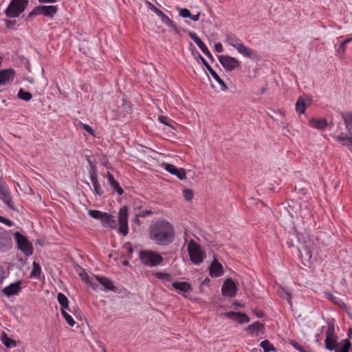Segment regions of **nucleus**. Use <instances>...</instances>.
I'll use <instances>...</instances> for the list:
<instances>
[{
    "label": "nucleus",
    "instance_id": "obj_1",
    "mask_svg": "<svg viewBox=\"0 0 352 352\" xmlns=\"http://www.w3.org/2000/svg\"><path fill=\"white\" fill-rule=\"evenodd\" d=\"M149 238L156 245H168L175 239V230L173 225L166 220L159 219L149 227Z\"/></svg>",
    "mask_w": 352,
    "mask_h": 352
},
{
    "label": "nucleus",
    "instance_id": "obj_2",
    "mask_svg": "<svg viewBox=\"0 0 352 352\" xmlns=\"http://www.w3.org/2000/svg\"><path fill=\"white\" fill-rule=\"evenodd\" d=\"M28 0H12L5 11L9 18L18 17L25 10Z\"/></svg>",
    "mask_w": 352,
    "mask_h": 352
},
{
    "label": "nucleus",
    "instance_id": "obj_3",
    "mask_svg": "<svg viewBox=\"0 0 352 352\" xmlns=\"http://www.w3.org/2000/svg\"><path fill=\"white\" fill-rule=\"evenodd\" d=\"M140 259L144 265L150 267L157 266L164 260L160 254L150 250L140 252Z\"/></svg>",
    "mask_w": 352,
    "mask_h": 352
},
{
    "label": "nucleus",
    "instance_id": "obj_4",
    "mask_svg": "<svg viewBox=\"0 0 352 352\" xmlns=\"http://www.w3.org/2000/svg\"><path fill=\"white\" fill-rule=\"evenodd\" d=\"M14 237L16 242V246L26 256L32 255L34 248L28 239L22 235L19 232L14 233Z\"/></svg>",
    "mask_w": 352,
    "mask_h": 352
},
{
    "label": "nucleus",
    "instance_id": "obj_5",
    "mask_svg": "<svg viewBox=\"0 0 352 352\" xmlns=\"http://www.w3.org/2000/svg\"><path fill=\"white\" fill-rule=\"evenodd\" d=\"M0 199L10 209L15 210V207L10 191L3 177H0Z\"/></svg>",
    "mask_w": 352,
    "mask_h": 352
},
{
    "label": "nucleus",
    "instance_id": "obj_6",
    "mask_svg": "<svg viewBox=\"0 0 352 352\" xmlns=\"http://www.w3.org/2000/svg\"><path fill=\"white\" fill-rule=\"evenodd\" d=\"M325 333V347L329 351H332L336 349V346L338 345V337L335 333V327L333 324L329 323Z\"/></svg>",
    "mask_w": 352,
    "mask_h": 352
},
{
    "label": "nucleus",
    "instance_id": "obj_7",
    "mask_svg": "<svg viewBox=\"0 0 352 352\" xmlns=\"http://www.w3.org/2000/svg\"><path fill=\"white\" fill-rule=\"evenodd\" d=\"M188 251L190 261L194 264H199L203 261L202 252L200 246L193 240H191L188 245Z\"/></svg>",
    "mask_w": 352,
    "mask_h": 352
},
{
    "label": "nucleus",
    "instance_id": "obj_8",
    "mask_svg": "<svg viewBox=\"0 0 352 352\" xmlns=\"http://www.w3.org/2000/svg\"><path fill=\"white\" fill-rule=\"evenodd\" d=\"M118 216L119 232L125 236L128 233V210L126 206L120 209Z\"/></svg>",
    "mask_w": 352,
    "mask_h": 352
},
{
    "label": "nucleus",
    "instance_id": "obj_9",
    "mask_svg": "<svg viewBox=\"0 0 352 352\" xmlns=\"http://www.w3.org/2000/svg\"><path fill=\"white\" fill-rule=\"evenodd\" d=\"M237 290H238V288H237L236 284L231 278H227L224 281V283L222 285V287H221L222 294L224 296H227V297H230V298L234 297L236 295Z\"/></svg>",
    "mask_w": 352,
    "mask_h": 352
},
{
    "label": "nucleus",
    "instance_id": "obj_10",
    "mask_svg": "<svg viewBox=\"0 0 352 352\" xmlns=\"http://www.w3.org/2000/svg\"><path fill=\"white\" fill-rule=\"evenodd\" d=\"M218 58L222 66L227 71H232L240 65L239 61L230 56L221 55Z\"/></svg>",
    "mask_w": 352,
    "mask_h": 352
},
{
    "label": "nucleus",
    "instance_id": "obj_11",
    "mask_svg": "<svg viewBox=\"0 0 352 352\" xmlns=\"http://www.w3.org/2000/svg\"><path fill=\"white\" fill-rule=\"evenodd\" d=\"M10 232L0 229V252H4L12 247Z\"/></svg>",
    "mask_w": 352,
    "mask_h": 352
},
{
    "label": "nucleus",
    "instance_id": "obj_12",
    "mask_svg": "<svg viewBox=\"0 0 352 352\" xmlns=\"http://www.w3.org/2000/svg\"><path fill=\"white\" fill-rule=\"evenodd\" d=\"M199 58L203 63V65L206 67L208 72L212 76V78L219 84L221 86V91H226L228 89V87L223 82V80L219 76L217 72L210 66L208 62L203 58L201 55H199Z\"/></svg>",
    "mask_w": 352,
    "mask_h": 352
},
{
    "label": "nucleus",
    "instance_id": "obj_13",
    "mask_svg": "<svg viewBox=\"0 0 352 352\" xmlns=\"http://www.w3.org/2000/svg\"><path fill=\"white\" fill-rule=\"evenodd\" d=\"M164 168L166 170L172 175H176L181 180H183L186 177V172L184 168L179 169L175 165L171 164H165Z\"/></svg>",
    "mask_w": 352,
    "mask_h": 352
},
{
    "label": "nucleus",
    "instance_id": "obj_14",
    "mask_svg": "<svg viewBox=\"0 0 352 352\" xmlns=\"http://www.w3.org/2000/svg\"><path fill=\"white\" fill-rule=\"evenodd\" d=\"M14 71L12 69H6L0 71V85H5L12 81L14 78Z\"/></svg>",
    "mask_w": 352,
    "mask_h": 352
},
{
    "label": "nucleus",
    "instance_id": "obj_15",
    "mask_svg": "<svg viewBox=\"0 0 352 352\" xmlns=\"http://www.w3.org/2000/svg\"><path fill=\"white\" fill-rule=\"evenodd\" d=\"M225 315L232 320H236L239 323L248 322L249 317L244 313L228 311Z\"/></svg>",
    "mask_w": 352,
    "mask_h": 352
},
{
    "label": "nucleus",
    "instance_id": "obj_16",
    "mask_svg": "<svg viewBox=\"0 0 352 352\" xmlns=\"http://www.w3.org/2000/svg\"><path fill=\"white\" fill-rule=\"evenodd\" d=\"M21 290V282L17 281L3 289L2 292L7 296L18 294Z\"/></svg>",
    "mask_w": 352,
    "mask_h": 352
},
{
    "label": "nucleus",
    "instance_id": "obj_17",
    "mask_svg": "<svg viewBox=\"0 0 352 352\" xmlns=\"http://www.w3.org/2000/svg\"><path fill=\"white\" fill-rule=\"evenodd\" d=\"M210 275L212 277H219L223 274V267L218 261L214 258L209 267Z\"/></svg>",
    "mask_w": 352,
    "mask_h": 352
},
{
    "label": "nucleus",
    "instance_id": "obj_18",
    "mask_svg": "<svg viewBox=\"0 0 352 352\" xmlns=\"http://www.w3.org/2000/svg\"><path fill=\"white\" fill-rule=\"evenodd\" d=\"M238 52L245 57L255 59L257 57L256 53L252 49L247 47L242 43L236 49Z\"/></svg>",
    "mask_w": 352,
    "mask_h": 352
},
{
    "label": "nucleus",
    "instance_id": "obj_19",
    "mask_svg": "<svg viewBox=\"0 0 352 352\" xmlns=\"http://www.w3.org/2000/svg\"><path fill=\"white\" fill-rule=\"evenodd\" d=\"M310 102L309 98L300 96L296 103V111L300 114L305 113L306 107Z\"/></svg>",
    "mask_w": 352,
    "mask_h": 352
},
{
    "label": "nucleus",
    "instance_id": "obj_20",
    "mask_svg": "<svg viewBox=\"0 0 352 352\" xmlns=\"http://www.w3.org/2000/svg\"><path fill=\"white\" fill-rule=\"evenodd\" d=\"M158 16L160 17L162 21L165 25H166L168 27H169L176 34H179V33H180L179 29L177 28V26L174 23V22L166 14H165L163 12H162Z\"/></svg>",
    "mask_w": 352,
    "mask_h": 352
},
{
    "label": "nucleus",
    "instance_id": "obj_21",
    "mask_svg": "<svg viewBox=\"0 0 352 352\" xmlns=\"http://www.w3.org/2000/svg\"><path fill=\"white\" fill-rule=\"evenodd\" d=\"M102 225L104 227H109L111 228H116V221L114 219V217L107 213L104 212L102 217V219L100 220Z\"/></svg>",
    "mask_w": 352,
    "mask_h": 352
},
{
    "label": "nucleus",
    "instance_id": "obj_22",
    "mask_svg": "<svg viewBox=\"0 0 352 352\" xmlns=\"http://www.w3.org/2000/svg\"><path fill=\"white\" fill-rule=\"evenodd\" d=\"M96 280L98 283H100L106 289L115 291L116 287L114 286L113 282L109 279L108 278L103 276H96Z\"/></svg>",
    "mask_w": 352,
    "mask_h": 352
},
{
    "label": "nucleus",
    "instance_id": "obj_23",
    "mask_svg": "<svg viewBox=\"0 0 352 352\" xmlns=\"http://www.w3.org/2000/svg\"><path fill=\"white\" fill-rule=\"evenodd\" d=\"M107 177L109 180V185H111L114 188V190L118 192L119 195H122L124 193V190L120 187L119 183L115 179L113 175L108 172Z\"/></svg>",
    "mask_w": 352,
    "mask_h": 352
},
{
    "label": "nucleus",
    "instance_id": "obj_24",
    "mask_svg": "<svg viewBox=\"0 0 352 352\" xmlns=\"http://www.w3.org/2000/svg\"><path fill=\"white\" fill-rule=\"evenodd\" d=\"M172 285L176 290L182 292H189L192 290L190 285L187 282L175 281L172 283Z\"/></svg>",
    "mask_w": 352,
    "mask_h": 352
},
{
    "label": "nucleus",
    "instance_id": "obj_25",
    "mask_svg": "<svg viewBox=\"0 0 352 352\" xmlns=\"http://www.w3.org/2000/svg\"><path fill=\"white\" fill-rule=\"evenodd\" d=\"M351 346V344L349 339H344L340 343H338L336 349L334 350L335 352H349Z\"/></svg>",
    "mask_w": 352,
    "mask_h": 352
},
{
    "label": "nucleus",
    "instance_id": "obj_26",
    "mask_svg": "<svg viewBox=\"0 0 352 352\" xmlns=\"http://www.w3.org/2000/svg\"><path fill=\"white\" fill-rule=\"evenodd\" d=\"M310 125L318 129L324 130L327 126V122L325 119H311Z\"/></svg>",
    "mask_w": 352,
    "mask_h": 352
},
{
    "label": "nucleus",
    "instance_id": "obj_27",
    "mask_svg": "<svg viewBox=\"0 0 352 352\" xmlns=\"http://www.w3.org/2000/svg\"><path fill=\"white\" fill-rule=\"evenodd\" d=\"M57 10L56 6H42V14L45 16L53 17Z\"/></svg>",
    "mask_w": 352,
    "mask_h": 352
},
{
    "label": "nucleus",
    "instance_id": "obj_28",
    "mask_svg": "<svg viewBox=\"0 0 352 352\" xmlns=\"http://www.w3.org/2000/svg\"><path fill=\"white\" fill-rule=\"evenodd\" d=\"M342 118L344 120L346 128L349 133H352V113H341Z\"/></svg>",
    "mask_w": 352,
    "mask_h": 352
},
{
    "label": "nucleus",
    "instance_id": "obj_29",
    "mask_svg": "<svg viewBox=\"0 0 352 352\" xmlns=\"http://www.w3.org/2000/svg\"><path fill=\"white\" fill-rule=\"evenodd\" d=\"M226 38L228 43L235 49L241 43L240 39L233 34H228Z\"/></svg>",
    "mask_w": 352,
    "mask_h": 352
},
{
    "label": "nucleus",
    "instance_id": "obj_30",
    "mask_svg": "<svg viewBox=\"0 0 352 352\" xmlns=\"http://www.w3.org/2000/svg\"><path fill=\"white\" fill-rule=\"evenodd\" d=\"M264 328V326L262 323H261L258 321H256L254 322L253 324H250L248 330L249 331L250 333L251 334H256L258 335V332L261 331Z\"/></svg>",
    "mask_w": 352,
    "mask_h": 352
},
{
    "label": "nucleus",
    "instance_id": "obj_31",
    "mask_svg": "<svg viewBox=\"0 0 352 352\" xmlns=\"http://www.w3.org/2000/svg\"><path fill=\"white\" fill-rule=\"evenodd\" d=\"M188 34L190 37L194 41V42L198 45L202 52L208 49L204 43L197 36L195 32H190Z\"/></svg>",
    "mask_w": 352,
    "mask_h": 352
},
{
    "label": "nucleus",
    "instance_id": "obj_32",
    "mask_svg": "<svg viewBox=\"0 0 352 352\" xmlns=\"http://www.w3.org/2000/svg\"><path fill=\"white\" fill-rule=\"evenodd\" d=\"M57 299L61 306V309H63V310L69 309V302L65 295L62 293H58L57 295Z\"/></svg>",
    "mask_w": 352,
    "mask_h": 352
},
{
    "label": "nucleus",
    "instance_id": "obj_33",
    "mask_svg": "<svg viewBox=\"0 0 352 352\" xmlns=\"http://www.w3.org/2000/svg\"><path fill=\"white\" fill-rule=\"evenodd\" d=\"M299 254L302 259L305 261H309L311 258V250L310 248H308L307 245L303 246V250H298Z\"/></svg>",
    "mask_w": 352,
    "mask_h": 352
},
{
    "label": "nucleus",
    "instance_id": "obj_34",
    "mask_svg": "<svg viewBox=\"0 0 352 352\" xmlns=\"http://www.w3.org/2000/svg\"><path fill=\"white\" fill-rule=\"evenodd\" d=\"M337 140L342 145L352 148V137L343 136L342 135H338L337 137Z\"/></svg>",
    "mask_w": 352,
    "mask_h": 352
},
{
    "label": "nucleus",
    "instance_id": "obj_35",
    "mask_svg": "<svg viewBox=\"0 0 352 352\" xmlns=\"http://www.w3.org/2000/svg\"><path fill=\"white\" fill-rule=\"evenodd\" d=\"M1 341L3 343V344L7 347H10V346H16V342L15 340L10 338L8 337L7 334L3 333V334L2 335V337H1Z\"/></svg>",
    "mask_w": 352,
    "mask_h": 352
},
{
    "label": "nucleus",
    "instance_id": "obj_36",
    "mask_svg": "<svg viewBox=\"0 0 352 352\" xmlns=\"http://www.w3.org/2000/svg\"><path fill=\"white\" fill-rule=\"evenodd\" d=\"M17 96L19 99L25 101H30L32 98V95L30 92L25 91L23 89H19Z\"/></svg>",
    "mask_w": 352,
    "mask_h": 352
},
{
    "label": "nucleus",
    "instance_id": "obj_37",
    "mask_svg": "<svg viewBox=\"0 0 352 352\" xmlns=\"http://www.w3.org/2000/svg\"><path fill=\"white\" fill-rule=\"evenodd\" d=\"M91 181L93 184L94 192L97 195L101 196L103 194V190L98 182V177L94 179H91Z\"/></svg>",
    "mask_w": 352,
    "mask_h": 352
},
{
    "label": "nucleus",
    "instance_id": "obj_38",
    "mask_svg": "<svg viewBox=\"0 0 352 352\" xmlns=\"http://www.w3.org/2000/svg\"><path fill=\"white\" fill-rule=\"evenodd\" d=\"M41 274V268L38 263L33 262V269L30 274L32 277L39 278Z\"/></svg>",
    "mask_w": 352,
    "mask_h": 352
},
{
    "label": "nucleus",
    "instance_id": "obj_39",
    "mask_svg": "<svg viewBox=\"0 0 352 352\" xmlns=\"http://www.w3.org/2000/svg\"><path fill=\"white\" fill-rule=\"evenodd\" d=\"M260 346L263 349L264 352L275 351L274 346L267 340L262 341L260 344Z\"/></svg>",
    "mask_w": 352,
    "mask_h": 352
},
{
    "label": "nucleus",
    "instance_id": "obj_40",
    "mask_svg": "<svg viewBox=\"0 0 352 352\" xmlns=\"http://www.w3.org/2000/svg\"><path fill=\"white\" fill-rule=\"evenodd\" d=\"M61 314L64 317L65 320L67 322V324L71 326L74 327L76 324L75 320L73 319V318L66 311V309H61Z\"/></svg>",
    "mask_w": 352,
    "mask_h": 352
},
{
    "label": "nucleus",
    "instance_id": "obj_41",
    "mask_svg": "<svg viewBox=\"0 0 352 352\" xmlns=\"http://www.w3.org/2000/svg\"><path fill=\"white\" fill-rule=\"evenodd\" d=\"M42 14V6L35 7L27 16L25 20L28 21L30 18L34 16Z\"/></svg>",
    "mask_w": 352,
    "mask_h": 352
},
{
    "label": "nucleus",
    "instance_id": "obj_42",
    "mask_svg": "<svg viewBox=\"0 0 352 352\" xmlns=\"http://www.w3.org/2000/svg\"><path fill=\"white\" fill-rule=\"evenodd\" d=\"M278 292L279 293V295L282 298H285L289 303H291L292 296H291V294L288 291L285 290L283 287H280L278 289Z\"/></svg>",
    "mask_w": 352,
    "mask_h": 352
},
{
    "label": "nucleus",
    "instance_id": "obj_43",
    "mask_svg": "<svg viewBox=\"0 0 352 352\" xmlns=\"http://www.w3.org/2000/svg\"><path fill=\"white\" fill-rule=\"evenodd\" d=\"M104 213V212H102L101 211L96 210H90L88 212V214L91 217H92L93 219H99V220H101L102 217Z\"/></svg>",
    "mask_w": 352,
    "mask_h": 352
},
{
    "label": "nucleus",
    "instance_id": "obj_44",
    "mask_svg": "<svg viewBox=\"0 0 352 352\" xmlns=\"http://www.w3.org/2000/svg\"><path fill=\"white\" fill-rule=\"evenodd\" d=\"M104 213V212H102L101 211L96 210H90L88 212V214L91 217H92L93 219H99V220H101L102 217Z\"/></svg>",
    "mask_w": 352,
    "mask_h": 352
},
{
    "label": "nucleus",
    "instance_id": "obj_45",
    "mask_svg": "<svg viewBox=\"0 0 352 352\" xmlns=\"http://www.w3.org/2000/svg\"><path fill=\"white\" fill-rule=\"evenodd\" d=\"M90 164V170H89V176L90 179L97 178V169L96 166L94 164H93L90 160H89Z\"/></svg>",
    "mask_w": 352,
    "mask_h": 352
},
{
    "label": "nucleus",
    "instance_id": "obj_46",
    "mask_svg": "<svg viewBox=\"0 0 352 352\" xmlns=\"http://www.w3.org/2000/svg\"><path fill=\"white\" fill-rule=\"evenodd\" d=\"M176 9L179 11L180 16L183 18H188L189 16H191V14L187 8H180L179 7H177Z\"/></svg>",
    "mask_w": 352,
    "mask_h": 352
},
{
    "label": "nucleus",
    "instance_id": "obj_47",
    "mask_svg": "<svg viewBox=\"0 0 352 352\" xmlns=\"http://www.w3.org/2000/svg\"><path fill=\"white\" fill-rule=\"evenodd\" d=\"M155 276L157 278L163 280L165 282H170L171 280V276L166 273H157Z\"/></svg>",
    "mask_w": 352,
    "mask_h": 352
},
{
    "label": "nucleus",
    "instance_id": "obj_48",
    "mask_svg": "<svg viewBox=\"0 0 352 352\" xmlns=\"http://www.w3.org/2000/svg\"><path fill=\"white\" fill-rule=\"evenodd\" d=\"M183 195L186 201H190L193 198V192L189 189H185L183 191Z\"/></svg>",
    "mask_w": 352,
    "mask_h": 352
},
{
    "label": "nucleus",
    "instance_id": "obj_49",
    "mask_svg": "<svg viewBox=\"0 0 352 352\" xmlns=\"http://www.w3.org/2000/svg\"><path fill=\"white\" fill-rule=\"evenodd\" d=\"M351 40H352V38H348L344 40L340 43L338 51L342 52V53L344 54L345 52V50H346V45L347 43H349Z\"/></svg>",
    "mask_w": 352,
    "mask_h": 352
},
{
    "label": "nucleus",
    "instance_id": "obj_50",
    "mask_svg": "<svg viewBox=\"0 0 352 352\" xmlns=\"http://www.w3.org/2000/svg\"><path fill=\"white\" fill-rule=\"evenodd\" d=\"M148 7L149 9H151L152 11H153L157 16L162 12L161 10L155 7L153 3L151 2H147Z\"/></svg>",
    "mask_w": 352,
    "mask_h": 352
},
{
    "label": "nucleus",
    "instance_id": "obj_51",
    "mask_svg": "<svg viewBox=\"0 0 352 352\" xmlns=\"http://www.w3.org/2000/svg\"><path fill=\"white\" fill-rule=\"evenodd\" d=\"M290 344L295 348L296 350L299 351L300 352H307L305 351L303 347L300 345L298 343H297L295 341H291Z\"/></svg>",
    "mask_w": 352,
    "mask_h": 352
},
{
    "label": "nucleus",
    "instance_id": "obj_52",
    "mask_svg": "<svg viewBox=\"0 0 352 352\" xmlns=\"http://www.w3.org/2000/svg\"><path fill=\"white\" fill-rule=\"evenodd\" d=\"M158 120H159V121H160V122H162V123H163V124H166V125H168V126H170V127H173V126L170 124V123L168 122V118L167 117L164 116H160L158 117Z\"/></svg>",
    "mask_w": 352,
    "mask_h": 352
},
{
    "label": "nucleus",
    "instance_id": "obj_53",
    "mask_svg": "<svg viewBox=\"0 0 352 352\" xmlns=\"http://www.w3.org/2000/svg\"><path fill=\"white\" fill-rule=\"evenodd\" d=\"M152 214H153V212L151 210H142V212L138 213V215L140 217H145L151 215Z\"/></svg>",
    "mask_w": 352,
    "mask_h": 352
},
{
    "label": "nucleus",
    "instance_id": "obj_54",
    "mask_svg": "<svg viewBox=\"0 0 352 352\" xmlns=\"http://www.w3.org/2000/svg\"><path fill=\"white\" fill-rule=\"evenodd\" d=\"M0 222L6 224V226H10L11 227L12 225H13V223L11 220L8 219H6L3 217H1V221Z\"/></svg>",
    "mask_w": 352,
    "mask_h": 352
},
{
    "label": "nucleus",
    "instance_id": "obj_55",
    "mask_svg": "<svg viewBox=\"0 0 352 352\" xmlns=\"http://www.w3.org/2000/svg\"><path fill=\"white\" fill-rule=\"evenodd\" d=\"M83 129L87 132L89 133V134L91 135H94V129L88 124H83Z\"/></svg>",
    "mask_w": 352,
    "mask_h": 352
},
{
    "label": "nucleus",
    "instance_id": "obj_56",
    "mask_svg": "<svg viewBox=\"0 0 352 352\" xmlns=\"http://www.w3.org/2000/svg\"><path fill=\"white\" fill-rule=\"evenodd\" d=\"M80 276L81 279H82V280L85 281L86 283H89V282L90 281V280H89V276H88V274H87L86 272H83L82 273H80Z\"/></svg>",
    "mask_w": 352,
    "mask_h": 352
},
{
    "label": "nucleus",
    "instance_id": "obj_57",
    "mask_svg": "<svg viewBox=\"0 0 352 352\" xmlns=\"http://www.w3.org/2000/svg\"><path fill=\"white\" fill-rule=\"evenodd\" d=\"M214 49L217 52L220 53L223 52V46L221 43H217L214 45Z\"/></svg>",
    "mask_w": 352,
    "mask_h": 352
},
{
    "label": "nucleus",
    "instance_id": "obj_58",
    "mask_svg": "<svg viewBox=\"0 0 352 352\" xmlns=\"http://www.w3.org/2000/svg\"><path fill=\"white\" fill-rule=\"evenodd\" d=\"M6 26L9 28L14 26L16 24V21L6 20Z\"/></svg>",
    "mask_w": 352,
    "mask_h": 352
},
{
    "label": "nucleus",
    "instance_id": "obj_59",
    "mask_svg": "<svg viewBox=\"0 0 352 352\" xmlns=\"http://www.w3.org/2000/svg\"><path fill=\"white\" fill-rule=\"evenodd\" d=\"M203 53L211 60H214V58L212 56V55L211 54V53L210 52V51L208 50V49L206 50L204 52H203Z\"/></svg>",
    "mask_w": 352,
    "mask_h": 352
},
{
    "label": "nucleus",
    "instance_id": "obj_60",
    "mask_svg": "<svg viewBox=\"0 0 352 352\" xmlns=\"http://www.w3.org/2000/svg\"><path fill=\"white\" fill-rule=\"evenodd\" d=\"M89 283L90 286L91 287V288H92L94 290H95V291H97V290H98V287H99V285H98V283H94V282H92V281H91V280L89 282Z\"/></svg>",
    "mask_w": 352,
    "mask_h": 352
},
{
    "label": "nucleus",
    "instance_id": "obj_61",
    "mask_svg": "<svg viewBox=\"0 0 352 352\" xmlns=\"http://www.w3.org/2000/svg\"><path fill=\"white\" fill-rule=\"evenodd\" d=\"M199 16H200V12L197 13V14H194V15L191 14V16H189V18H190L194 21H197L199 19Z\"/></svg>",
    "mask_w": 352,
    "mask_h": 352
},
{
    "label": "nucleus",
    "instance_id": "obj_62",
    "mask_svg": "<svg viewBox=\"0 0 352 352\" xmlns=\"http://www.w3.org/2000/svg\"><path fill=\"white\" fill-rule=\"evenodd\" d=\"M4 278V271L1 265H0V283L3 282Z\"/></svg>",
    "mask_w": 352,
    "mask_h": 352
},
{
    "label": "nucleus",
    "instance_id": "obj_63",
    "mask_svg": "<svg viewBox=\"0 0 352 352\" xmlns=\"http://www.w3.org/2000/svg\"><path fill=\"white\" fill-rule=\"evenodd\" d=\"M56 0H38L41 3H54Z\"/></svg>",
    "mask_w": 352,
    "mask_h": 352
},
{
    "label": "nucleus",
    "instance_id": "obj_64",
    "mask_svg": "<svg viewBox=\"0 0 352 352\" xmlns=\"http://www.w3.org/2000/svg\"><path fill=\"white\" fill-rule=\"evenodd\" d=\"M139 217H140L138 215V214H135V218L134 219V221L138 224H140Z\"/></svg>",
    "mask_w": 352,
    "mask_h": 352
}]
</instances>
